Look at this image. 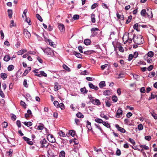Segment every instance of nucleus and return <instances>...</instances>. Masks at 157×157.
<instances>
[{
	"label": "nucleus",
	"instance_id": "15",
	"mask_svg": "<svg viewBox=\"0 0 157 157\" xmlns=\"http://www.w3.org/2000/svg\"><path fill=\"white\" fill-rule=\"evenodd\" d=\"M92 103L94 105H99L101 104L100 101L96 99H95L93 101Z\"/></svg>",
	"mask_w": 157,
	"mask_h": 157
},
{
	"label": "nucleus",
	"instance_id": "31",
	"mask_svg": "<svg viewBox=\"0 0 157 157\" xmlns=\"http://www.w3.org/2000/svg\"><path fill=\"white\" fill-rule=\"evenodd\" d=\"M103 124L107 128H110V126L108 123L104 121L103 122Z\"/></svg>",
	"mask_w": 157,
	"mask_h": 157
},
{
	"label": "nucleus",
	"instance_id": "62",
	"mask_svg": "<svg viewBox=\"0 0 157 157\" xmlns=\"http://www.w3.org/2000/svg\"><path fill=\"white\" fill-rule=\"evenodd\" d=\"M23 139L24 140L26 141L27 142L29 140H30V139L25 136H24L23 137Z\"/></svg>",
	"mask_w": 157,
	"mask_h": 157
},
{
	"label": "nucleus",
	"instance_id": "25",
	"mask_svg": "<svg viewBox=\"0 0 157 157\" xmlns=\"http://www.w3.org/2000/svg\"><path fill=\"white\" fill-rule=\"evenodd\" d=\"M24 124L26 126L28 127L32 125L33 124L32 122L30 121L28 122H24Z\"/></svg>",
	"mask_w": 157,
	"mask_h": 157
},
{
	"label": "nucleus",
	"instance_id": "5",
	"mask_svg": "<svg viewBox=\"0 0 157 157\" xmlns=\"http://www.w3.org/2000/svg\"><path fill=\"white\" fill-rule=\"evenodd\" d=\"M40 143L41 144V147H47L48 145V143L45 139H44L40 141Z\"/></svg>",
	"mask_w": 157,
	"mask_h": 157
},
{
	"label": "nucleus",
	"instance_id": "3",
	"mask_svg": "<svg viewBox=\"0 0 157 157\" xmlns=\"http://www.w3.org/2000/svg\"><path fill=\"white\" fill-rule=\"evenodd\" d=\"M43 50L44 52L49 57L53 56L54 55L53 51L49 48H47Z\"/></svg>",
	"mask_w": 157,
	"mask_h": 157
},
{
	"label": "nucleus",
	"instance_id": "42",
	"mask_svg": "<svg viewBox=\"0 0 157 157\" xmlns=\"http://www.w3.org/2000/svg\"><path fill=\"white\" fill-rule=\"evenodd\" d=\"M155 75V72H152L149 75V77L150 78H152Z\"/></svg>",
	"mask_w": 157,
	"mask_h": 157
},
{
	"label": "nucleus",
	"instance_id": "60",
	"mask_svg": "<svg viewBox=\"0 0 157 157\" xmlns=\"http://www.w3.org/2000/svg\"><path fill=\"white\" fill-rule=\"evenodd\" d=\"M89 87L91 89H94L95 86L93 84L91 83H90L89 84Z\"/></svg>",
	"mask_w": 157,
	"mask_h": 157
},
{
	"label": "nucleus",
	"instance_id": "11",
	"mask_svg": "<svg viewBox=\"0 0 157 157\" xmlns=\"http://www.w3.org/2000/svg\"><path fill=\"white\" fill-rule=\"evenodd\" d=\"M55 86L54 87V90L55 91L58 90L59 89L61 88V86L57 82L55 83Z\"/></svg>",
	"mask_w": 157,
	"mask_h": 157
},
{
	"label": "nucleus",
	"instance_id": "12",
	"mask_svg": "<svg viewBox=\"0 0 157 157\" xmlns=\"http://www.w3.org/2000/svg\"><path fill=\"white\" fill-rule=\"evenodd\" d=\"M109 98L106 97L105 101L106 106L108 107H110L111 105V103L109 101Z\"/></svg>",
	"mask_w": 157,
	"mask_h": 157
},
{
	"label": "nucleus",
	"instance_id": "30",
	"mask_svg": "<svg viewBox=\"0 0 157 157\" xmlns=\"http://www.w3.org/2000/svg\"><path fill=\"white\" fill-rule=\"evenodd\" d=\"M69 134L72 136H74L75 134V132L73 130L69 131Z\"/></svg>",
	"mask_w": 157,
	"mask_h": 157
},
{
	"label": "nucleus",
	"instance_id": "46",
	"mask_svg": "<svg viewBox=\"0 0 157 157\" xmlns=\"http://www.w3.org/2000/svg\"><path fill=\"white\" fill-rule=\"evenodd\" d=\"M151 114L155 119H157V116L156 114L153 112H151Z\"/></svg>",
	"mask_w": 157,
	"mask_h": 157
},
{
	"label": "nucleus",
	"instance_id": "33",
	"mask_svg": "<svg viewBox=\"0 0 157 157\" xmlns=\"http://www.w3.org/2000/svg\"><path fill=\"white\" fill-rule=\"evenodd\" d=\"M132 16L131 15L129 16L128 17V18L127 20L126 21V23L127 24L129 23L131 21L132 19Z\"/></svg>",
	"mask_w": 157,
	"mask_h": 157
},
{
	"label": "nucleus",
	"instance_id": "8",
	"mask_svg": "<svg viewBox=\"0 0 157 157\" xmlns=\"http://www.w3.org/2000/svg\"><path fill=\"white\" fill-rule=\"evenodd\" d=\"M24 34L27 38H29L31 36L30 33L26 29H25L24 30Z\"/></svg>",
	"mask_w": 157,
	"mask_h": 157
},
{
	"label": "nucleus",
	"instance_id": "2",
	"mask_svg": "<svg viewBox=\"0 0 157 157\" xmlns=\"http://www.w3.org/2000/svg\"><path fill=\"white\" fill-rule=\"evenodd\" d=\"M141 15L143 17H147L149 18H151L153 17L152 11L151 10L147 9V12L145 10L143 9L140 13Z\"/></svg>",
	"mask_w": 157,
	"mask_h": 157
},
{
	"label": "nucleus",
	"instance_id": "36",
	"mask_svg": "<svg viewBox=\"0 0 157 157\" xmlns=\"http://www.w3.org/2000/svg\"><path fill=\"white\" fill-rule=\"evenodd\" d=\"M112 100L114 102H116L118 100L117 97L116 96H113L112 97Z\"/></svg>",
	"mask_w": 157,
	"mask_h": 157
},
{
	"label": "nucleus",
	"instance_id": "19",
	"mask_svg": "<svg viewBox=\"0 0 157 157\" xmlns=\"http://www.w3.org/2000/svg\"><path fill=\"white\" fill-rule=\"evenodd\" d=\"M84 42L85 45H88L90 44L91 41L89 39H86L84 40Z\"/></svg>",
	"mask_w": 157,
	"mask_h": 157
},
{
	"label": "nucleus",
	"instance_id": "24",
	"mask_svg": "<svg viewBox=\"0 0 157 157\" xmlns=\"http://www.w3.org/2000/svg\"><path fill=\"white\" fill-rule=\"evenodd\" d=\"M80 90L83 94H86L88 92V91L86 90L85 87L81 88Z\"/></svg>",
	"mask_w": 157,
	"mask_h": 157
},
{
	"label": "nucleus",
	"instance_id": "17",
	"mask_svg": "<svg viewBox=\"0 0 157 157\" xmlns=\"http://www.w3.org/2000/svg\"><path fill=\"white\" fill-rule=\"evenodd\" d=\"M74 147L75 149V151H76L77 150H78L79 149L80 145L78 144V143H75L74 144Z\"/></svg>",
	"mask_w": 157,
	"mask_h": 157
},
{
	"label": "nucleus",
	"instance_id": "39",
	"mask_svg": "<svg viewBox=\"0 0 157 157\" xmlns=\"http://www.w3.org/2000/svg\"><path fill=\"white\" fill-rule=\"evenodd\" d=\"M138 128L140 130H142L143 128V125L141 124H139L138 125Z\"/></svg>",
	"mask_w": 157,
	"mask_h": 157
},
{
	"label": "nucleus",
	"instance_id": "21",
	"mask_svg": "<svg viewBox=\"0 0 157 157\" xmlns=\"http://www.w3.org/2000/svg\"><path fill=\"white\" fill-rule=\"evenodd\" d=\"M10 59V56L8 55H6L4 57L3 59L4 60L8 62V61Z\"/></svg>",
	"mask_w": 157,
	"mask_h": 157
},
{
	"label": "nucleus",
	"instance_id": "37",
	"mask_svg": "<svg viewBox=\"0 0 157 157\" xmlns=\"http://www.w3.org/2000/svg\"><path fill=\"white\" fill-rule=\"evenodd\" d=\"M65 152L63 151H62L60 152L59 154V156L62 157H65Z\"/></svg>",
	"mask_w": 157,
	"mask_h": 157
},
{
	"label": "nucleus",
	"instance_id": "26",
	"mask_svg": "<svg viewBox=\"0 0 157 157\" xmlns=\"http://www.w3.org/2000/svg\"><path fill=\"white\" fill-rule=\"evenodd\" d=\"M14 68V66L13 65H10L8 66L7 69L9 71H10L13 70Z\"/></svg>",
	"mask_w": 157,
	"mask_h": 157
},
{
	"label": "nucleus",
	"instance_id": "64",
	"mask_svg": "<svg viewBox=\"0 0 157 157\" xmlns=\"http://www.w3.org/2000/svg\"><path fill=\"white\" fill-rule=\"evenodd\" d=\"M140 92L141 93H144L145 92V88L142 87L140 89Z\"/></svg>",
	"mask_w": 157,
	"mask_h": 157
},
{
	"label": "nucleus",
	"instance_id": "9",
	"mask_svg": "<svg viewBox=\"0 0 157 157\" xmlns=\"http://www.w3.org/2000/svg\"><path fill=\"white\" fill-rule=\"evenodd\" d=\"M115 127L117 128L118 131H120L121 132L124 133L125 132V130L122 128L121 127L119 126L118 124H116Z\"/></svg>",
	"mask_w": 157,
	"mask_h": 157
},
{
	"label": "nucleus",
	"instance_id": "56",
	"mask_svg": "<svg viewBox=\"0 0 157 157\" xmlns=\"http://www.w3.org/2000/svg\"><path fill=\"white\" fill-rule=\"evenodd\" d=\"M118 48L120 51L121 52H124V49L122 46H120L118 47Z\"/></svg>",
	"mask_w": 157,
	"mask_h": 157
},
{
	"label": "nucleus",
	"instance_id": "27",
	"mask_svg": "<svg viewBox=\"0 0 157 157\" xmlns=\"http://www.w3.org/2000/svg\"><path fill=\"white\" fill-rule=\"evenodd\" d=\"M147 55L148 56L150 57H152L154 56V53L153 52L150 51L148 52Z\"/></svg>",
	"mask_w": 157,
	"mask_h": 157
},
{
	"label": "nucleus",
	"instance_id": "14",
	"mask_svg": "<svg viewBox=\"0 0 157 157\" xmlns=\"http://www.w3.org/2000/svg\"><path fill=\"white\" fill-rule=\"evenodd\" d=\"M27 51L26 49H21L18 51L17 52V54L18 55H21L23 54L25 52H26Z\"/></svg>",
	"mask_w": 157,
	"mask_h": 157
},
{
	"label": "nucleus",
	"instance_id": "7",
	"mask_svg": "<svg viewBox=\"0 0 157 157\" xmlns=\"http://www.w3.org/2000/svg\"><path fill=\"white\" fill-rule=\"evenodd\" d=\"M122 114L123 111L121 109H118L117 111L116 117L117 118H119L122 116Z\"/></svg>",
	"mask_w": 157,
	"mask_h": 157
},
{
	"label": "nucleus",
	"instance_id": "16",
	"mask_svg": "<svg viewBox=\"0 0 157 157\" xmlns=\"http://www.w3.org/2000/svg\"><path fill=\"white\" fill-rule=\"evenodd\" d=\"M91 21L93 23H95L96 21L95 18V15L94 13H92L91 15Z\"/></svg>",
	"mask_w": 157,
	"mask_h": 157
},
{
	"label": "nucleus",
	"instance_id": "35",
	"mask_svg": "<svg viewBox=\"0 0 157 157\" xmlns=\"http://www.w3.org/2000/svg\"><path fill=\"white\" fill-rule=\"evenodd\" d=\"M63 68L64 69L66 70H67L68 71H70V68H69L65 64H64L63 65Z\"/></svg>",
	"mask_w": 157,
	"mask_h": 157
},
{
	"label": "nucleus",
	"instance_id": "38",
	"mask_svg": "<svg viewBox=\"0 0 157 157\" xmlns=\"http://www.w3.org/2000/svg\"><path fill=\"white\" fill-rule=\"evenodd\" d=\"M40 74L41 75V77L42 76H44L45 77L47 76V75L46 73H45L43 71H41L40 72Z\"/></svg>",
	"mask_w": 157,
	"mask_h": 157
},
{
	"label": "nucleus",
	"instance_id": "55",
	"mask_svg": "<svg viewBox=\"0 0 157 157\" xmlns=\"http://www.w3.org/2000/svg\"><path fill=\"white\" fill-rule=\"evenodd\" d=\"M25 21L27 22L28 23L29 25H31V23L30 21V20L29 18H26Z\"/></svg>",
	"mask_w": 157,
	"mask_h": 157
},
{
	"label": "nucleus",
	"instance_id": "22",
	"mask_svg": "<svg viewBox=\"0 0 157 157\" xmlns=\"http://www.w3.org/2000/svg\"><path fill=\"white\" fill-rule=\"evenodd\" d=\"M105 86V81H101L99 84V86L100 88H102Z\"/></svg>",
	"mask_w": 157,
	"mask_h": 157
},
{
	"label": "nucleus",
	"instance_id": "48",
	"mask_svg": "<svg viewBox=\"0 0 157 157\" xmlns=\"http://www.w3.org/2000/svg\"><path fill=\"white\" fill-rule=\"evenodd\" d=\"M73 19L74 20H77L79 18V16L78 15H74L73 17Z\"/></svg>",
	"mask_w": 157,
	"mask_h": 157
},
{
	"label": "nucleus",
	"instance_id": "1",
	"mask_svg": "<svg viewBox=\"0 0 157 157\" xmlns=\"http://www.w3.org/2000/svg\"><path fill=\"white\" fill-rule=\"evenodd\" d=\"M133 40L134 43L138 44H142L144 41L142 36L141 35L137 36L134 34H133Z\"/></svg>",
	"mask_w": 157,
	"mask_h": 157
},
{
	"label": "nucleus",
	"instance_id": "57",
	"mask_svg": "<svg viewBox=\"0 0 157 157\" xmlns=\"http://www.w3.org/2000/svg\"><path fill=\"white\" fill-rule=\"evenodd\" d=\"M49 44L50 45L54 47V44H53V42H52L51 40H48Z\"/></svg>",
	"mask_w": 157,
	"mask_h": 157
},
{
	"label": "nucleus",
	"instance_id": "10",
	"mask_svg": "<svg viewBox=\"0 0 157 157\" xmlns=\"http://www.w3.org/2000/svg\"><path fill=\"white\" fill-rule=\"evenodd\" d=\"M58 27L59 30L61 32L63 33L64 32L65 29L64 25L63 24H60L59 25Z\"/></svg>",
	"mask_w": 157,
	"mask_h": 157
},
{
	"label": "nucleus",
	"instance_id": "45",
	"mask_svg": "<svg viewBox=\"0 0 157 157\" xmlns=\"http://www.w3.org/2000/svg\"><path fill=\"white\" fill-rule=\"evenodd\" d=\"M100 116L101 117L104 118L106 120H108V117L106 115H105L103 113H101Z\"/></svg>",
	"mask_w": 157,
	"mask_h": 157
},
{
	"label": "nucleus",
	"instance_id": "61",
	"mask_svg": "<svg viewBox=\"0 0 157 157\" xmlns=\"http://www.w3.org/2000/svg\"><path fill=\"white\" fill-rule=\"evenodd\" d=\"M19 128H20L21 127V122L20 121L17 120L16 122Z\"/></svg>",
	"mask_w": 157,
	"mask_h": 157
},
{
	"label": "nucleus",
	"instance_id": "54",
	"mask_svg": "<svg viewBox=\"0 0 157 157\" xmlns=\"http://www.w3.org/2000/svg\"><path fill=\"white\" fill-rule=\"evenodd\" d=\"M133 57V55L132 54H130L129 55L128 58V60L129 61L131 60Z\"/></svg>",
	"mask_w": 157,
	"mask_h": 157
},
{
	"label": "nucleus",
	"instance_id": "41",
	"mask_svg": "<svg viewBox=\"0 0 157 157\" xmlns=\"http://www.w3.org/2000/svg\"><path fill=\"white\" fill-rule=\"evenodd\" d=\"M20 104L21 105L23 106L25 108H26V105L25 102L21 101L20 102Z\"/></svg>",
	"mask_w": 157,
	"mask_h": 157
},
{
	"label": "nucleus",
	"instance_id": "29",
	"mask_svg": "<svg viewBox=\"0 0 157 157\" xmlns=\"http://www.w3.org/2000/svg\"><path fill=\"white\" fill-rule=\"evenodd\" d=\"M77 117L79 118H82L84 117V116L80 112L77 113L76 114Z\"/></svg>",
	"mask_w": 157,
	"mask_h": 157
},
{
	"label": "nucleus",
	"instance_id": "23",
	"mask_svg": "<svg viewBox=\"0 0 157 157\" xmlns=\"http://www.w3.org/2000/svg\"><path fill=\"white\" fill-rule=\"evenodd\" d=\"M117 17L118 19L124 20V16L123 15H120L118 13H117Z\"/></svg>",
	"mask_w": 157,
	"mask_h": 157
},
{
	"label": "nucleus",
	"instance_id": "6",
	"mask_svg": "<svg viewBox=\"0 0 157 157\" xmlns=\"http://www.w3.org/2000/svg\"><path fill=\"white\" fill-rule=\"evenodd\" d=\"M48 140L52 143H53L55 142L56 140L53 136L51 134H49L47 137Z\"/></svg>",
	"mask_w": 157,
	"mask_h": 157
},
{
	"label": "nucleus",
	"instance_id": "49",
	"mask_svg": "<svg viewBox=\"0 0 157 157\" xmlns=\"http://www.w3.org/2000/svg\"><path fill=\"white\" fill-rule=\"evenodd\" d=\"M98 6V5L97 3H94L91 6V9H93Z\"/></svg>",
	"mask_w": 157,
	"mask_h": 157
},
{
	"label": "nucleus",
	"instance_id": "43",
	"mask_svg": "<svg viewBox=\"0 0 157 157\" xmlns=\"http://www.w3.org/2000/svg\"><path fill=\"white\" fill-rule=\"evenodd\" d=\"M59 107H60L62 110H63L64 109V105L63 103L59 104Z\"/></svg>",
	"mask_w": 157,
	"mask_h": 157
},
{
	"label": "nucleus",
	"instance_id": "28",
	"mask_svg": "<svg viewBox=\"0 0 157 157\" xmlns=\"http://www.w3.org/2000/svg\"><path fill=\"white\" fill-rule=\"evenodd\" d=\"M8 16L10 18H11L12 17L13 14L12 10H8Z\"/></svg>",
	"mask_w": 157,
	"mask_h": 157
},
{
	"label": "nucleus",
	"instance_id": "51",
	"mask_svg": "<svg viewBox=\"0 0 157 157\" xmlns=\"http://www.w3.org/2000/svg\"><path fill=\"white\" fill-rule=\"evenodd\" d=\"M0 95L3 98L5 97V95L1 89H0Z\"/></svg>",
	"mask_w": 157,
	"mask_h": 157
},
{
	"label": "nucleus",
	"instance_id": "20",
	"mask_svg": "<svg viewBox=\"0 0 157 157\" xmlns=\"http://www.w3.org/2000/svg\"><path fill=\"white\" fill-rule=\"evenodd\" d=\"M58 134L60 137H65L66 136L64 132H63L62 131H60L58 133Z\"/></svg>",
	"mask_w": 157,
	"mask_h": 157
},
{
	"label": "nucleus",
	"instance_id": "63",
	"mask_svg": "<svg viewBox=\"0 0 157 157\" xmlns=\"http://www.w3.org/2000/svg\"><path fill=\"white\" fill-rule=\"evenodd\" d=\"M138 52H136L134 53V55H133L134 58H136L138 56Z\"/></svg>",
	"mask_w": 157,
	"mask_h": 157
},
{
	"label": "nucleus",
	"instance_id": "13",
	"mask_svg": "<svg viewBox=\"0 0 157 157\" xmlns=\"http://www.w3.org/2000/svg\"><path fill=\"white\" fill-rule=\"evenodd\" d=\"M112 93V91L111 90H107L104 91L103 94L105 96L109 95L111 94Z\"/></svg>",
	"mask_w": 157,
	"mask_h": 157
},
{
	"label": "nucleus",
	"instance_id": "34",
	"mask_svg": "<svg viewBox=\"0 0 157 157\" xmlns=\"http://www.w3.org/2000/svg\"><path fill=\"white\" fill-rule=\"evenodd\" d=\"M95 121L99 123H103V121L102 119L99 118H96L95 120Z\"/></svg>",
	"mask_w": 157,
	"mask_h": 157
},
{
	"label": "nucleus",
	"instance_id": "18",
	"mask_svg": "<svg viewBox=\"0 0 157 157\" xmlns=\"http://www.w3.org/2000/svg\"><path fill=\"white\" fill-rule=\"evenodd\" d=\"M1 77L3 79H5L7 77V75L5 73H1Z\"/></svg>",
	"mask_w": 157,
	"mask_h": 157
},
{
	"label": "nucleus",
	"instance_id": "47",
	"mask_svg": "<svg viewBox=\"0 0 157 157\" xmlns=\"http://www.w3.org/2000/svg\"><path fill=\"white\" fill-rule=\"evenodd\" d=\"M116 154L117 155H120L121 154V151L120 150L118 149L116 151Z\"/></svg>",
	"mask_w": 157,
	"mask_h": 157
},
{
	"label": "nucleus",
	"instance_id": "4",
	"mask_svg": "<svg viewBox=\"0 0 157 157\" xmlns=\"http://www.w3.org/2000/svg\"><path fill=\"white\" fill-rule=\"evenodd\" d=\"M129 33H128L125 34L124 35L123 37V40L124 41H125V43H127L128 41V42L129 43H131L132 42V39L131 38H129Z\"/></svg>",
	"mask_w": 157,
	"mask_h": 157
},
{
	"label": "nucleus",
	"instance_id": "32",
	"mask_svg": "<svg viewBox=\"0 0 157 157\" xmlns=\"http://www.w3.org/2000/svg\"><path fill=\"white\" fill-rule=\"evenodd\" d=\"M27 12V9H25L23 12V13L22 15V17L24 18L25 17V18H27L26 17V13Z\"/></svg>",
	"mask_w": 157,
	"mask_h": 157
},
{
	"label": "nucleus",
	"instance_id": "50",
	"mask_svg": "<svg viewBox=\"0 0 157 157\" xmlns=\"http://www.w3.org/2000/svg\"><path fill=\"white\" fill-rule=\"evenodd\" d=\"M23 84L24 86L25 87H28V85H27V80L26 79H25L24 80Z\"/></svg>",
	"mask_w": 157,
	"mask_h": 157
},
{
	"label": "nucleus",
	"instance_id": "44",
	"mask_svg": "<svg viewBox=\"0 0 157 157\" xmlns=\"http://www.w3.org/2000/svg\"><path fill=\"white\" fill-rule=\"evenodd\" d=\"M140 147L141 148H144L146 150H148L149 149V147L146 145H140Z\"/></svg>",
	"mask_w": 157,
	"mask_h": 157
},
{
	"label": "nucleus",
	"instance_id": "53",
	"mask_svg": "<svg viewBox=\"0 0 157 157\" xmlns=\"http://www.w3.org/2000/svg\"><path fill=\"white\" fill-rule=\"evenodd\" d=\"M14 26V21L13 20H11V23L10 25V28H12Z\"/></svg>",
	"mask_w": 157,
	"mask_h": 157
},
{
	"label": "nucleus",
	"instance_id": "52",
	"mask_svg": "<svg viewBox=\"0 0 157 157\" xmlns=\"http://www.w3.org/2000/svg\"><path fill=\"white\" fill-rule=\"evenodd\" d=\"M75 55L77 57L79 58H81L82 57V55L79 53L76 52Z\"/></svg>",
	"mask_w": 157,
	"mask_h": 157
},
{
	"label": "nucleus",
	"instance_id": "59",
	"mask_svg": "<svg viewBox=\"0 0 157 157\" xmlns=\"http://www.w3.org/2000/svg\"><path fill=\"white\" fill-rule=\"evenodd\" d=\"M0 33L1 35V38L2 39L4 38V35L2 30L0 31Z\"/></svg>",
	"mask_w": 157,
	"mask_h": 157
},
{
	"label": "nucleus",
	"instance_id": "58",
	"mask_svg": "<svg viewBox=\"0 0 157 157\" xmlns=\"http://www.w3.org/2000/svg\"><path fill=\"white\" fill-rule=\"evenodd\" d=\"M145 139L148 141H149L151 139V137L150 136H146L145 137Z\"/></svg>",
	"mask_w": 157,
	"mask_h": 157
},
{
	"label": "nucleus",
	"instance_id": "40",
	"mask_svg": "<svg viewBox=\"0 0 157 157\" xmlns=\"http://www.w3.org/2000/svg\"><path fill=\"white\" fill-rule=\"evenodd\" d=\"M36 17L41 22L42 21L43 19L41 18V17L39 14H36Z\"/></svg>",
	"mask_w": 157,
	"mask_h": 157
}]
</instances>
